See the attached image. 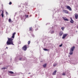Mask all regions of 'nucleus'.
I'll use <instances>...</instances> for the list:
<instances>
[{"label":"nucleus","mask_w":78,"mask_h":78,"mask_svg":"<svg viewBox=\"0 0 78 78\" xmlns=\"http://www.w3.org/2000/svg\"><path fill=\"white\" fill-rule=\"evenodd\" d=\"M12 41H13V39L9 38L6 43L7 45H14V44H13Z\"/></svg>","instance_id":"1"},{"label":"nucleus","mask_w":78,"mask_h":78,"mask_svg":"<svg viewBox=\"0 0 78 78\" xmlns=\"http://www.w3.org/2000/svg\"><path fill=\"white\" fill-rule=\"evenodd\" d=\"M23 50H24V51H26L27 50V45H25L22 48Z\"/></svg>","instance_id":"2"},{"label":"nucleus","mask_w":78,"mask_h":78,"mask_svg":"<svg viewBox=\"0 0 78 78\" xmlns=\"http://www.w3.org/2000/svg\"><path fill=\"white\" fill-rule=\"evenodd\" d=\"M66 8H67L68 9H69V11H72V9L70 7V6H69L68 5H66Z\"/></svg>","instance_id":"3"},{"label":"nucleus","mask_w":78,"mask_h":78,"mask_svg":"<svg viewBox=\"0 0 78 78\" xmlns=\"http://www.w3.org/2000/svg\"><path fill=\"white\" fill-rule=\"evenodd\" d=\"M75 46H73L71 48L70 50L72 51H73V50H75Z\"/></svg>","instance_id":"4"},{"label":"nucleus","mask_w":78,"mask_h":78,"mask_svg":"<svg viewBox=\"0 0 78 78\" xmlns=\"http://www.w3.org/2000/svg\"><path fill=\"white\" fill-rule=\"evenodd\" d=\"M67 36V34H65L64 35H63V37H62V39H64L65 38H66V37Z\"/></svg>","instance_id":"5"},{"label":"nucleus","mask_w":78,"mask_h":78,"mask_svg":"<svg viewBox=\"0 0 78 78\" xmlns=\"http://www.w3.org/2000/svg\"><path fill=\"white\" fill-rule=\"evenodd\" d=\"M16 32H14V33L13 34L12 36V38L13 39L14 38V36H15V34H16Z\"/></svg>","instance_id":"6"},{"label":"nucleus","mask_w":78,"mask_h":78,"mask_svg":"<svg viewBox=\"0 0 78 78\" xmlns=\"http://www.w3.org/2000/svg\"><path fill=\"white\" fill-rule=\"evenodd\" d=\"M63 11L64 12L66 13V14H68V13H69L68 11L67 10H63Z\"/></svg>","instance_id":"7"},{"label":"nucleus","mask_w":78,"mask_h":78,"mask_svg":"<svg viewBox=\"0 0 78 78\" xmlns=\"http://www.w3.org/2000/svg\"><path fill=\"white\" fill-rule=\"evenodd\" d=\"M70 19H71V20L70 21V22L71 23H73V20H72V17H71Z\"/></svg>","instance_id":"8"},{"label":"nucleus","mask_w":78,"mask_h":78,"mask_svg":"<svg viewBox=\"0 0 78 78\" xmlns=\"http://www.w3.org/2000/svg\"><path fill=\"white\" fill-rule=\"evenodd\" d=\"M63 34V32L62 31H60V33L59 34L60 35V36H61L62 35V34Z\"/></svg>","instance_id":"9"},{"label":"nucleus","mask_w":78,"mask_h":78,"mask_svg":"<svg viewBox=\"0 0 78 78\" xmlns=\"http://www.w3.org/2000/svg\"><path fill=\"white\" fill-rule=\"evenodd\" d=\"M63 19L64 20H66V21H69V20L66 18H63Z\"/></svg>","instance_id":"10"},{"label":"nucleus","mask_w":78,"mask_h":78,"mask_svg":"<svg viewBox=\"0 0 78 78\" xmlns=\"http://www.w3.org/2000/svg\"><path fill=\"white\" fill-rule=\"evenodd\" d=\"M2 12L1 14L2 16V17H3V16H4V15H3V13H4L3 11H2Z\"/></svg>","instance_id":"11"},{"label":"nucleus","mask_w":78,"mask_h":78,"mask_svg":"<svg viewBox=\"0 0 78 78\" xmlns=\"http://www.w3.org/2000/svg\"><path fill=\"white\" fill-rule=\"evenodd\" d=\"M70 52H69V55H71L73 54V51H71V50H70Z\"/></svg>","instance_id":"12"},{"label":"nucleus","mask_w":78,"mask_h":78,"mask_svg":"<svg viewBox=\"0 0 78 78\" xmlns=\"http://www.w3.org/2000/svg\"><path fill=\"white\" fill-rule=\"evenodd\" d=\"M56 72H57V71H56V70H55L54 72H53V75H55V74H56Z\"/></svg>","instance_id":"13"},{"label":"nucleus","mask_w":78,"mask_h":78,"mask_svg":"<svg viewBox=\"0 0 78 78\" xmlns=\"http://www.w3.org/2000/svg\"><path fill=\"white\" fill-rule=\"evenodd\" d=\"M43 67H44V68H45V67H47V64L46 63L44 64L43 65Z\"/></svg>","instance_id":"14"},{"label":"nucleus","mask_w":78,"mask_h":78,"mask_svg":"<svg viewBox=\"0 0 78 78\" xmlns=\"http://www.w3.org/2000/svg\"><path fill=\"white\" fill-rule=\"evenodd\" d=\"M75 17L76 19H77L78 18V14L76 15L75 16Z\"/></svg>","instance_id":"15"},{"label":"nucleus","mask_w":78,"mask_h":78,"mask_svg":"<svg viewBox=\"0 0 78 78\" xmlns=\"http://www.w3.org/2000/svg\"><path fill=\"white\" fill-rule=\"evenodd\" d=\"M8 69V67H3V68H2L1 69Z\"/></svg>","instance_id":"16"},{"label":"nucleus","mask_w":78,"mask_h":78,"mask_svg":"<svg viewBox=\"0 0 78 78\" xmlns=\"http://www.w3.org/2000/svg\"><path fill=\"white\" fill-rule=\"evenodd\" d=\"M9 73H11V74H14V72H13L11 71H9Z\"/></svg>","instance_id":"17"},{"label":"nucleus","mask_w":78,"mask_h":78,"mask_svg":"<svg viewBox=\"0 0 78 78\" xmlns=\"http://www.w3.org/2000/svg\"><path fill=\"white\" fill-rule=\"evenodd\" d=\"M44 51H49V49H47L46 48H44Z\"/></svg>","instance_id":"18"},{"label":"nucleus","mask_w":78,"mask_h":78,"mask_svg":"<svg viewBox=\"0 0 78 78\" xmlns=\"http://www.w3.org/2000/svg\"><path fill=\"white\" fill-rule=\"evenodd\" d=\"M64 28H65L64 27H62L61 28V29H62V31H64Z\"/></svg>","instance_id":"19"},{"label":"nucleus","mask_w":78,"mask_h":78,"mask_svg":"<svg viewBox=\"0 0 78 78\" xmlns=\"http://www.w3.org/2000/svg\"><path fill=\"white\" fill-rule=\"evenodd\" d=\"M9 22H11V19L10 18L9 20Z\"/></svg>","instance_id":"20"},{"label":"nucleus","mask_w":78,"mask_h":78,"mask_svg":"<svg viewBox=\"0 0 78 78\" xmlns=\"http://www.w3.org/2000/svg\"><path fill=\"white\" fill-rule=\"evenodd\" d=\"M32 28L31 27H30V28H29V30H30V31H31V30H31Z\"/></svg>","instance_id":"21"},{"label":"nucleus","mask_w":78,"mask_h":78,"mask_svg":"<svg viewBox=\"0 0 78 78\" xmlns=\"http://www.w3.org/2000/svg\"><path fill=\"white\" fill-rule=\"evenodd\" d=\"M28 44L29 45L30 44V41H29L28 42Z\"/></svg>","instance_id":"22"},{"label":"nucleus","mask_w":78,"mask_h":78,"mask_svg":"<svg viewBox=\"0 0 78 78\" xmlns=\"http://www.w3.org/2000/svg\"><path fill=\"white\" fill-rule=\"evenodd\" d=\"M56 66V64H54L53 65V66H54V67H55V66Z\"/></svg>","instance_id":"23"},{"label":"nucleus","mask_w":78,"mask_h":78,"mask_svg":"<svg viewBox=\"0 0 78 78\" xmlns=\"http://www.w3.org/2000/svg\"><path fill=\"white\" fill-rule=\"evenodd\" d=\"M62 75H64V76L66 75V73H63L62 74Z\"/></svg>","instance_id":"24"},{"label":"nucleus","mask_w":78,"mask_h":78,"mask_svg":"<svg viewBox=\"0 0 78 78\" xmlns=\"http://www.w3.org/2000/svg\"><path fill=\"white\" fill-rule=\"evenodd\" d=\"M62 46V44L59 45V47H61Z\"/></svg>","instance_id":"25"},{"label":"nucleus","mask_w":78,"mask_h":78,"mask_svg":"<svg viewBox=\"0 0 78 78\" xmlns=\"http://www.w3.org/2000/svg\"><path fill=\"white\" fill-rule=\"evenodd\" d=\"M11 4H12V2H10L9 3V5H11Z\"/></svg>","instance_id":"26"},{"label":"nucleus","mask_w":78,"mask_h":78,"mask_svg":"<svg viewBox=\"0 0 78 78\" xmlns=\"http://www.w3.org/2000/svg\"><path fill=\"white\" fill-rule=\"evenodd\" d=\"M22 59V58H20V61H21Z\"/></svg>","instance_id":"27"},{"label":"nucleus","mask_w":78,"mask_h":78,"mask_svg":"<svg viewBox=\"0 0 78 78\" xmlns=\"http://www.w3.org/2000/svg\"><path fill=\"white\" fill-rule=\"evenodd\" d=\"M54 33V31H51V33Z\"/></svg>","instance_id":"28"},{"label":"nucleus","mask_w":78,"mask_h":78,"mask_svg":"<svg viewBox=\"0 0 78 78\" xmlns=\"http://www.w3.org/2000/svg\"><path fill=\"white\" fill-rule=\"evenodd\" d=\"M6 13L8 14V12H6Z\"/></svg>","instance_id":"29"},{"label":"nucleus","mask_w":78,"mask_h":78,"mask_svg":"<svg viewBox=\"0 0 78 78\" xmlns=\"http://www.w3.org/2000/svg\"><path fill=\"white\" fill-rule=\"evenodd\" d=\"M6 48H7V49H8V47H6Z\"/></svg>","instance_id":"30"},{"label":"nucleus","mask_w":78,"mask_h":78,"mask_svg":"<svg viewBox=\"0 0 78 78\" xmlns=\"http://www.w3.org/2000/svg\"><path fill=\"white\" fill-rule=\"evenodd\" d=\"M30 73H28V74H30Z\"/></svg>","instance_id":"31"},{"label":"nucleus","mask_w":78,"mask_h":78,"mask_svg":"<svg viewBox=\"0 0 78 78\" xmlns=\"http://www.w3.org/2000/svg\"><path fill=\"white\" fill-rule=\"evenodd\" d=\"M0 12H1L0 11Z\"/></svg>","instance_id":"32"},{"label":"nucleus","mask_w":78,"mask_h":78,"mask_svg":"<svg viewBox=\"0 0 78 78\" xmlns=\"http://www.w3.org/2000/svg\"><path fill=\"white\" fill-rule=\"evenodd\" d=\"M27 17H28V15H27Z\"/></svg>","instance_id":"33"},{"label":"nucleus","mask_w":78,"mask_h":78,"mask_svg":"<svg viewBox=\"0 0 78 78\" xmlns=\"http://www.w3.org/2000/svg\"><path fill=\"white\" fill-rule=\"evenodd\" d=\"M7 67H8V66H7Z\"/></svg>","instance_id":"34"},{"label":"nucleus","mask_w":78,"mask_h":78,"mask_svg":"<svg viewBox=\"0 0 78 78\" xmlns=\"http://www.w3.org/2000/svg\"><path fill=\"white\" fill-rule=\"evenodd\" d=\"M77 28H78V26L77 27Z\"/></svg>","instance_id":"35"}]
</instances>
